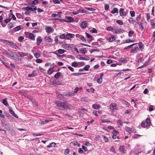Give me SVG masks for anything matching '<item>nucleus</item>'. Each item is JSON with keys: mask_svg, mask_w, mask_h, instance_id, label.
<instances>
[{"mask_svg": "<svg viewBox=\"0 0 155 155\" xmlns=\"http://www.w3.org/2000/svg\"><path fill=\"white\" fill-rule=\"evenodd\" d=\"M90 65H86L83 68V69L85 70L86 71H87L88 70Z\"/></svg>", "mask_w": 155, "mask_h": 155, "instance_id": "nucleus-46", "label": "nucleus"}, {"mask_svg": "<svg viewBox=\"0 0 155 155\" xmlns=\"http://www.w3.org/2000/svg\"><path fill=\"white\" fill-rule=\"evenodd\" d=\"M11 19L9 18L5 19V21L6 23H8L9 22L11 21Z\"/></svg>", "mask_w": 155, "mask_h": 155, "instance_id": "nucleus-62", "label": "nucleus"}, {"mask_svg": "<svg viewBox=\"0 0 155 155\" xmlns=\"http://www.w3.org/2000/svg\"><path fill=\"white\" fill-rule=\"evenodd\" d=\"M119 13L120 16H125L126 15V13L124 11V9L123 8H120L119 10Z\"/></svg>", "mask_w": 155, "mask_h": 155, "instance_id": "nucleus-8", "label": "nucleus"}, {"mask_svg": "<svg viewBox=\"0 0 155 155\" xmlns=\"http://www.w3.org/2000/svg\"><path fill=\"white\" fill-rule=\"evenodd\" d=\"M21 29V28L20 26H18L14 28V30L15 31H18Z\"/></svg>", "mask_w": 155, "mask_h": 155, "instance_id": "nucleus-41", "label": "nucleus"}, {"mask_svg": "<svg viewBox=\"0 0 155 155\" xmlns=\"http://www.w3.org/2000/svg\"><path fill=\"white\" fill-rule=\"evenodd\" d=\"M45 30L48 33H50L51 32L52 28L50 27H47L45 28Z\"/></svg>", "mask_w": 155, "mask_h": 155, "instance_id": "nucleus-23", "label": "nucleus"}, {"mask_svg": "<svg viewBox=\"0 0 155 155\" xmlns=\"http://www.w3.org/2000/svg\"><path fill=\"white\" fill-rule=\"evenodd\" d=\"M86 51V48H83L81 49L80 50V52L83 54H85Z\"/></svg>", "mask_w": 155, "mask_h": 155, "instance_id": "nucleus-29", "label": "nucleus"}, {"mask_svg": "<svg viewBox=\"0 0 155 155\" xmlns=\"http://www.w3.org/2000/svg\"><path fill=\"white\" fill-rule=\"evenodd\" d=\"M150 59H148V61H146L143 64V66L145 67L147 66V65H149L150 64Z\"/></svg>", "mask_w": 155, "mask_h": 155, "instance_id": "nucleus-39", "label": "nucleus"}, {"mask_svg": "<svg viewBox=\"0 0 155 155\" xmlns=\"http://www.w3.org/2000/svg\"><path fill=\"white\" fill-rule=\"evenodd\" d=\"M71 143L74 146H76L78 144V142L76 141H73L71 142Z\"/></svg>", "mask_w": 155, "mask_h": 155, "instance_id": "nucleus-49", "label": "nucleus"}, {"mask_svg": "<svg viewBox=\"0 0 155 155\" xmlns=\"http://www.w3.org/2000/svg\"><path fill=\"white\" fill-rule=\"evenodd\" d=\"M109 108L111 110H116L117 109V105L115 103H112L110 105Z\"/></svg>", "mask_w": 155, "mask_h": 155, "instance_id": "nucleus-6", "label": "nucleus"}, {"mask_svg": "<svg viewBox=\"0 0 155 155\" xmlns=\"http://www.w3.org/2000/svg\"><path fill=\"white\" fill-rule=\"evenodd\" d=\"M106 30L108 31H113V28L111 27H108L106 28Z\"/></svg>", "mask_w": 155, "mask_h": 155, "instance_id": "nucleus-48", "label": "nucleus"}, {"mask_svg": "<svg viewBox=\"0 0 155 155\" xmlns=\"http://www.w3.org/2000/svg\"><path fill=\"white\" fill-rule=\"evenodd\" d=\"M60 76V73L59 72L56 73L54 76V78L56 79L58 78Z\"/></svg>", "mask_w": 155, "mask_h": 155, "instance_id": "nucleus-38", "label": "nucleus"}, {"mask_svg": "<svg viewBox=\"0 0 155 155\" xmlns=\"http://www.w3.org/2000/svg\"><path fill=\"white\" fill-rule=\"evenodd\" d=\"M54 68H49L48 70V73L49 74H51L53 72Z\"/></svg>", "mask_w": 155, "mask_h": 155, "instance_id": "nucleus-27", "label": "nucleus"}, {"mask_svg": "<svg viewBox=\"0 0 155 155\" xmlns=\"http://www.w3.org/2000/svg\"><path fill=\"white\" fill-rule=\"evenodd\" d=\"M78 10V13H82L86 12V11H84V10H83V9H79Z\"/></svg>", "mask_w": 155, "mask_h": 155, "instance_id": "nucleus-51", "label": "nucleus"}, {"mask_svg": "<svg viewBox=\"0 0 155 155\" xmlns=\"http://www.w3.org/2000/svg\"><path fill=\"white\" fill-rule=\"evenodd\" d=\"M117 123L119 126H120L122 125V122L121 119H119L117 121Z\"/></svg>", "mask_w": 155, "mask_h": 155, "instance_id": "nucleus-43", "label": "nucleus"}, {"mask_svg": "<svg viewBox=\"0 0 155 155\" xmlns=\"http://www.w3.org/2000/svg\"><path fill=\"white\" fill-rule=\"evenodd\" d=\"M115 39V37L114 36H111L109 39V40L110 42H112Z\"/></svg>", "mask_w": 155, "mask_h": 155, "instance_id": "nucleus-40", "label": "nucleus"}, {"mask_svg": "<svg viewBox=\"0 0 155 155\" xmlns=\"http://www.w3.org/2000/svg\"><path fill=\"white\" fill-rule=\"evenodd\" d=\"M112 14H114L115 13H118V9L117 8H115L111 11Z\"/></svg>", "mask_w": 155, "mask_h": 155, "instance_id": "nucleus-28", "label": "nucleus"}, {"mask_svg": "<svg viewBox=\"0 0 155 155\" xmlns=\"http://www.w3.org/2000/svg\"><path fill=\"white\" fill-rule=\"evenodd\" d=\"M38 0H34L32 2V4L33 5H35L38 3Z\"/></svg>", "mask_w": 155, "mask_h": 155, "instance_id": "nucleus-60", "label": "nucleus"}, {"mask_svg": "<svg viewBox=\"0 0 155 155\" xmlns=\"http://www.w3.org/2000/svg\"><path fill=\"white\" fill-rule=\"evenodd\" d=\"M45 41L48 42H52L53 40L52 39L50 38L49 37L46 36L45 38Z\"/></svg>", "mask_w": 155, "mask_h": 155, "instance_id": "nucleus-14", "label": "nucleus"}, {"mask_svg": "<svg viewBox=\"0 0 155 155\" xmlns=\"http://www.w3.org/2000/svg\"><path fill=\"white\" fill-rule=\"evenodd\" d=\"M58 98L61 100H63L64 99V97L61 94H60L58 95Z\"/></svg>", "mask_w": 155, "mask_h": 155, "instance_id": "nucleus-64", "label": "nucleus"}, {"mask_svg": "<svg viewBox=\"0 0 155 155\" xmlns=\"http://www.w3.org/2000/svg\"><path fill=\"white\" fill-rule=\"evenodd\" d=\"M119 150L121 152L124 153H126V150L123 146H120L119 147Z\"/></svg>", "mask_w": 155, "mask_h": 155, "instance_id": "nucleus-18", "label": "nucleus"}, {"mask_svg": "<svg viewBox=\"0 0 155 155\" xmlns=\"http://www.w3.org/2000/svg\"><path fill=\"white\" fill-rule=\"evenodd\" d=\"M68 20L69 21V22H71L73 21L74 19L72 17L69 16L67 18Z\"/></svg>", "mask_w": 155, "mask_h": 155, "instance_id": "nucleus-44", "label": "nucleus"}, {"mask_svg": "<svg viewBox=\"0 0 155 155\" xmlns=\"http://www.w3.org/2000/svg\"><path fill=\"white\" fill-rule=\"evenodd\" d=\"M7 98L3 99L2 101V103L5 105L7 106H8V102L7 101Z\"/></svg>", "mask_w": 155, "mask_h": 155, "instance_id": "nucleus-26", "label": "nucleus"}, {"mask_svg": "<svg viewBox=\"0 0 155 155\" xmlns=\"http://www.w3.org/2000/svg\"><path fill=\"white\" fill-rule=\"evenodd\" d=\"M103 139L104 141L106 142H107L108 141V138L105 136H103Z\"/></svg>", "mask_w": 155, "mask_h": 155, "instance_id": "nucleus-61", "label": "nucleus"}, {"mask_svg": "<svg viewBox=\"0 0 155 155\" xmlns=\"http://www.w3.org/2000/svg\"><path fill=\"white\" fill-rule=\"evenodd\" d=\"M109 5L107 4L104 5V8L105 10H107L109 9Z\"/></svg>", "mask_w": 155, "mask_h": 155, "instance_id": "nucleus-58", "label": "nucleus"}, {"mask_svg": "<svg viewBox=\"0 0 155 155\" xmlns=\"http://www.w3.org/2000/svg\"><path fill=\"white\" fill-rule=\"evenodd\" d=\"M57 108L60 110H64L65 109V102H62L58 101L56 103Z\"/></svg>", "mask_w": 155, "mask_h": 155, "instance_id": "nucleus-1", "label": "nucleus"}, {"mask_svg": "<svg viewBox=\"0 0 155 155\" xmlns=\"http://www.w3.org/2000/svg\"><path fill=\"white\" fill-rule=\"evenodd\" d=\"M62 46L65 49H67L68 50L71 49V46H69V44H67L66 42H64L63 43Z\"/></svg>", "mask_w": 155, "mask_h": 155, "instance_id": "nucleus-11", "label": "nucleus"}, {"mask_svg": "<svg viewBox=\"0 0 155 155\" xmlns=\"http://www.w3.org/2000/svg\"><path fill=\"white\" fill-rule=\"evenodd\" d=\"M9 111L10 113L12 114L14 117H15L16 118H18V116L15 113L14 111L12 110L11 109L9 110Z\"/></svg>", "mask_w": 155, "mask_h": 155, "instance_id": "nucleus-21", "label": "nucleus"}, {"mask_svg": "<svg viewBox=\"0 0 155 155\" xmlns=\"http://www.w3.org/2000/svg\"><path fill=\"white\" fill-rule=\"evenodd\" d=\"M150 23L151 25L152 26V28H153L155 27V24L153 20L152 19L150 20Z\"/></svg>", "mask_w": 155, "mask_h": 155, "instance_id": "nucleus-36", "label": "nucleus"}, {"mask_svg": "<svg viewBox=\"0 0 155 155\" xmlns=\"http://www.w3.org/2000/svg\"><path fill=\"white\" fill-rule=\"evenodd\" d=\"M139 46L141 50L142 51V49L144 48V45L142 42H140L139 43Z\"/></svg>", "mask_w": 155, "mask_h": 155, "instance_id": "nucleus-25", "label": "nucleus"}, {"mask_svg": "<svg viewBox=\"0 0 155 155\" xmlns=\"http://www.w3.org/2000/svg\"><path fill=\"white\" fill-rule=\"evenodd\" d=\"M3 53L8 58H11L14 57V53L12 51H7L6 50H4Z\"/></svg>", "mask_w": 155, "mask_h": 155, "instance_id": "nucleus-2", "label": "nucleus"}, {"mask_svg": "<svg viewBox=\"0 0 155 155\" xmlns=\"http://www.w3.org/2000/svg\"><path fill=\"white\" fill-rule=\"evenodd\" d=\"M135 40H131L130 39H127L126 40V42L127 43H129L130 42H134Z\"/></svg>", "mask_w": 155, "mask_h": 155, "instance_id": "nucleus-57", "label": "nucleus"}, {"mask_svg": "<svg viewBox=\"0 0 155 155\" xmlns=\"http://www.w3.org/2000/svg\"><path fill=\"white\" fill-rule=\"evenodd\" d=\"M69 152V149H66L64 152V155H67L68 154Z\"/></svg>", "mask_w": 155, "mask_h": 155, "instance_id": "nucleus-55", "label": "nucleus"}, {"mask_svg": "<svg viewBox=\"0 0 155 155\" xmlns=\"http://www.w3.org/2000/svg\"><path fill=\"white\" fill-rule=\"evenodd\" d=\"M87 25V23L85 21H83L81 24V27L82 28H85Z\"/></svg>", "mask_w": 155, "mask_h": 155, "instance_id": "nucleus-12", "label": "nucleus"}, {"mask_svg": "<svg viewBox=\"0 0 155 155\" xmlns=\"http://www.w3.org/2000/svg\"><path fill=\"white\" fill-rule=\"evenodd\" d=\"M67 108L69 109H72L73 108V106L69 103L65 102V109Z\"/></svg>", "mask_w": 155, "mask_h": 155, "instance_id": "nucleus-9", "label": "nucleus"}, {"mask_svg": "<svg viewBox=\"0 0 155 155\" xmlns=\"http://www.w3.org/2000/svg\"><path fill=\"white\" fill-rule=\"evenodd\" d=\"M134 33V31L133 30H130L128 32V36L129 37H131L133 36V34Z\"/></svg>", "mask_w": 155, "mask_h": 155, "instance_id": "nucleus-37", "label": "nucleus"}, {"mask_svg": "<svg viewBox=\"0 0 155 155\" xmlns=\"http://www.w3.org/2000/svg\"><path fill=\"white\" fill-rule=\"evenodd\" d=\"M75 35L71 33H68L66 35V39H70L71 38H74Z\"/></svg>", "mask_w": 155, "mask_h": 155, "instance_id": "nucleus-7", "label": "nucleus"}, {"mask_svg": "<svg viewBox=\"0 0 155 155\" xmlns=\"http://www.w3.org/2000/svg\"><path fill=\"white\" fill-rule=\"evenodd\" d=\"M92 107L95 109H99L100 108V106L98 105L94 104L92 105Z\"/></svg>", "mask_w": 155, "mask_h": 155, "instance_id": "nucleus-33", "label": "nucleus"}, {"mask_svg": "<svg viewBox=\"0 0 155 155\" xmlns=\"http://www.w3.org/2000/svg\"><path fill=\"white\" fill-rule=\"evenodd\" d=\"M9 45L11 47L15 49H17L19 48V47L17 46L15 43L12 42L11 41Z\"/></svg>", "mask_w": 155, "mask_h": 155, "instance_id": "nucleus-10", "label": "nucleus"}, {"mask_svg": "<svg viewBox=\"0 0 155 155\" xmlns=\"http://www.w3.org/2000/svg\"><path fill=\"white\" fill-rule=\"evenodd\" d=\"M130 15L132 17H134L135 15V12L133 11H130Z\"/></svg>", "mask_w": 155, "mask_h": 155, "instance_id": "nucleus-52", "label": "nucleus"}, {"mask_svg": "<svg viewBox=\"0 0 155 155\" xmlns=\"http://www.w3.org/2000/svg\"><path fill=\"white\" fill-rule=\"evenodd\" d=\"M139 50V48H138V47H136L132 49L130 51V52L132 53H135L137 52Z\"/></svg>", "mask_w": 155, "mask_h": 155, "instance_id": "nucleus-15", "label": "nucleus"}, {"mask_svg": "<svg viewBox=\"0 0 155 155\" xmlns=\"http://www.w3.org/2000/svg\"><path fill=\"white\" fill-rule=\"evenodd\" d=\"M90 32L92 33H97V31L95 28H93L92 30L90 31Z\"/></svg>", "mask_w": 155, "mask_h": 155, "instance_id": "nucleus-45", "label": "nucleus"}, {"mask_svg": "<svg viewBox=\"0 0 155 155\" xmlns=\"http://www.w3.org/2000/svg\"><path fill=\"white\" fill-rule=\"evenodd\" d=\"M22 9H26L27 11H35L37 9L36 6L34 5H32L31 7L29 6H28L26 7H25L22 8Z\"/></svg>", "mask_w": 155, "mask_h": 155, "instance_id": "nucleus-5", "label": "nucleus"}, {"mask_svg": "<svg viewBox=\"0 0 155 155\" xmlns=\"http://www.w3.org/2000/svg\"><path fill=\"white\" fill-rule=\"evenodd\" d=\"M0 41L4 43L5 44L9 45L10 43V41L4 39H0Z\"/></svg>", "mask_w": 155, "mask_h": 155, "instance_id": "nucleus-13", "label": "nucleus"}, {"mask_svg": "<svg viewBox=\"0 0 155 155\" xmlns=\"http://www.w3.org/2000/svg\"><path fill=\"white\" fill-rule=\"evenodd\" d=\"M133 25H134L136 23V21L134 19L132 18H130L128 20Z\"/></svg>", "mask_w": 155, "mask_h": 155, "instance_id": "nucleus-22", "label": "nucleus"}, {"mask_svg": "<svg viewBox=\"0 0 155 155\" xmlns=\"http://www.w3.org/2000/svg\"><path fill=\"white\" fill-rule=\"evenodd\" d=\"M146 15L147 20V21H148L150 18V15L148 13H147Z\"/></svg>", "mask_w": 155, "mask_h": 155, "instance_id": "nucleus-56", "label": "nucleus"}, {"mask_svg": "<svg viewBox=\"0 0 155 155\" xmlns=\"http://www.w3.org/2000/svg\"><path fill=\"white\" fill-rule=\"evenodd\" d=\"M29 38L32 40H35V36L32 33H30L29 35Z\"/></svg>", "mask_w": 155, "mask_h": 155, "instance_id": "nucleus-30", "label": "nucleus"}, {"mask_svg": "<svg viewBox=\"0 0 155 155\" xmlns=\"http://www.w3.org/2000/svg\"><path fill=\"white\" fill-rule=\"evenodd\" d=\"M65 52V50L62 49H59L58 50V52L60 54H63Z\"/></svg>", "mask_w": 155, "mask_h": 155, "instance_id": "nucleus-31", "label": "nucleus"}, {"mask_svg": "<svg viewBox=\"0 0 155 155\" xmlns=\"http://www.w3.org/2000/svg\"><path fill=\"white\" fill-rule=\"evenodd\" d=\"M119 61L121 63H125L127 62V60L125 58H121L120 59Z\"/></svg>", "mask_w": 155, "mask_h": 155, "instance_id": "nucleus-24", "label": "nucleus"}, {"mask_svg": "<svg viewBox=\"0 0 155 155\" xmlns=\"http://www.w3.org/2000/svg\"><path fill=\"white\" fill-rule=\"evenodd\" d=\"M60 38L61 39H66V36L64 34H62L60 36Z\"/></svg>", "mask_w": 155, "mask_h": 155, "instance_id": "nucleus-47", "label": "nucleus"}, {"mask_svg": "<svg viewBox=\"0 0 155 155\" xmlns=\"http://www.w3.org/2000/svg\"><path fill=\"white\" fill-rule=\"evenodd\" d=\"M112 32L114 33L118 34L124 32V29L120 28L115 27L113 28Z\"/></svg>", "mask_w": 155, "mask_h": 155, "instance_id": "nucleus-3", "label": "nucleus"}, {"mask_svg": "<svg viewBox=\"0 0 155 155\" xmlns=\"http://www.w3.org/2000/svg\"><path fill=\"white\" fill-rule=\"evenodd\" d=\"M81 101H82L87 102L88 101L86 97H84L81 99Z\"/></svg>", "mask_w": 155, "mask_h": 155, "instance_id": "nucleus-54", "label": "nucleus"}, {"mask_svg": "<svg viewBox=\"0 0 155 155\" xmlns=\"http://www.w3.org/2000/svg\"><path fill=\"white\" fill-rule=\"evenodd\" d=\"M78 64L77 62L75 61L74 62H73L71 63V66L74 67H77Z\"/></svg>", "mask_w": 155, "mask_h": 155, "instance_id": "nucleus-35", "label": "nucleus"}, {"mask_svg": "<svg viewBox=\"0 0 155 155\" xmlns=\"http://www.w3.org/2000/svg\"><path fill=\"white\" fill-rule=\"evenodd\" d=\"M37 74V73L35 71H33L31 74H29L28 75V77H33L36 76Z\"/></svg>", "mask_w": 155, "mask_h": 155, "instance_id": "nucleus-20", "label": "nucleus"}, {"mask_svg": "<svg viewBox=\"0 0 155 155\" xmlns=\"http://www.w3.org/2000/svg\"><path fill=\"white\" fill-rule=\"evenodd\" d=\"M50 121H49L48 120H46L45 121H41V123H40V124H45L47 123H48Z\"/></svg>", "mask_w": 155, "mask_h": 155, "instance_id": "nucleus-42", "label": "nucleus"}, {"mask_svg": "<svg viewBox=\"0 0 155 155\" xmlns=\"http://www.w3.org/2000/svg\"><path fill=\"white\" fill-rule=\"evenodd\" d=\"M150 124V120L149 118H147L145 122L142 123L141 126L142 127H146L149 126Z\"/></svg>", "mask_w": 155, "mask_h": 155, "instance_id": "nucleus-4", "label": "nucleus"}, {"mask_svg": "<svg viewBox=\"0 0 155 155\" xmlns=\"http://www.w3.org/2000/svg\"><path fill=\"white\" fill-rule=\"evenodd\" d=\"M86 8L88 10L91 11H94L95 10V9L94 8H89V7H86Z\"/></svg>", "mask_w": 155, "mask_h": 155, "instance_id": "nucleus-53", "label": "nucleus"}, {"mask_svg": "<svg viewBox=\"0 0 155 155\" xmlns=\"http://www.w3.org/2000/svg\"><path fill=\"white\" fill-rule=\"evenodd\" d=\"M116 22L120 25H122L123 24V21L120 20H117L116 21Z\"/></svg>", "mask_w": 155, "mask_h": 155, "instance_id": "nucleus-50", "label": "nucleus"}, {"mask_svg": "<svg viewBox=\"0 0 155 155\" xmlns=\"http://www.w3.org/2000/svg\"><path fill=\"white\" fill-rule=\"evenodd\" d=\"M136 44H137V43H134L130 45H129V46H127V47L124 48V50H125L126 49H128L131 48L132 46L134 45H135Z\"/></svg>", "mask_w": 155, "mask_h": 155, "instance_id": "nucleus-32", "label": "nucleus"}, {"mask_svg": "<svg viewBox=\"0 0 155 155\" xmlns=\"http://www.w3.org/2000/svg\"><path fill=\"white\" fill-rule=\"evenodd\" d=\"M37 45L38 46H39L40 45V44L41 43L42 41V39L40 37H38L37 39Z\"/></svg>", "mask_w": 155, "mask_h": 155, "instance_id": "nucleus-17", "label": "nucleus"}, {"mask_svg": "<svg viewBox=\"0 0 155 155\" xmlns=\"http://www.w3.org/2000/svg\"><path fill=\"white\" fill-rule=\"evenodd\" d=\"M110 151L114 153H116V151L115 150L114 148L113 147H112L110 149Z\"/></svg>", "mask_w": 155, "mask_h": 155, "instance_id": "nucleus-59", "label": "nucleus"}, {"mask_svg": "<svg viewBox=\"0 0 155 155\" xmlns=\"http://www.w3.org/2000/svg\"><path fill=\"white\" fill-rule=\"evenodd\" d=\"M144 60V59L142 58H139L138 60V63H140L142 62Z\"/></svg>", "mask_w": 155, "mask_h": 155, "instance_id": "nucleus-63", "label": "nucleus"}, {"mask_svg": "<svg viewBox=\"0 0 155 155\" xmlns=\"http://www.w3.org/2000/svg\"><path fill=\"white\" fill-rule=\"evenodd\" d=\"M18 54L20 57H23L28 55L27 53L22 52H18Z\"/></svg>", "mask_w": 155, "mask_h": 155, "instance_id": "nucleus-16", "label": "nucleus"}, {"mask_svg": "<svg viewBox=\"0 0 155 155\" xmlns=\"http://www.w3.org/2000/svg\"><path fill=\"white\" fill-rule=\"evenodd\" d=\"M78 58L81 60H84L88 61L90 59V58L89 57L86 56H85L84 57H81L80 58Z\"/></svg>", "mask_w": 155, "mask_h": 155, "instance_id": "nucleus-19", "label": "nucleus"}, {"mask_svg": "<svg viewBox=\"0 0 155 155\" xmlns=\"http://www.w3.org/2000/svg\"><path fill=\"white\" fill-rule=\"evenodd\" d=\"M125 130L129 133H131V129L128 127H126L125 128Z\"/></svg>", "mask_w": 155, "mask_h": 155, "instance_id": "nucleus-34", "label": "nucleus"}]
</instances>
